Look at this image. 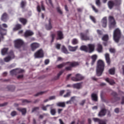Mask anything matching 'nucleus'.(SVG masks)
<instances>
[{
  "instance_id": "27",
  "label": "nucleus",
  "mask_w": 124,
  "mask_h": 124,
  "mask_svg": "<svg viewBox=\"0 0 124 124\" xmlns=\"http://www.w3.org/2000/svg\"><path fill=\"white\" fill-rule=\"evenodd\" d=\"M62 52L64 53V54H68V50L66 49V47L64 46H63L61 48Z\"/></svg>"
},
{
  "instance_id": "57",
  "label": "nucleus",
  "mask_w": 124,
  "mask_h": 124,
  "mask_svg": "<svg viewBox=\"0 0 124 124\" xmlns=\"http://www.w3.org/2000/svg\"><path fill=\"white\" fill-rule=\"evenodd\" d=\"M37 10L38 11V12H40V11H41V9H40V6L38 5L37 7Z\"/></svg>"
},
{
  "instance_id": "59",
  "label": "nucleus",
  "mask_w": 124,
  "mask_h": 124,
  "mask_svg": "<svg viewBox=\"0 0 124 124\" xmlns=\"http://www.w3.org/2000/svg\"><path fill=\"white\" fill-rule=\"evenodd\" d=\"M98 124H106V123H105V122L102 121V120H100Z\"/></svg>"
},
{
  "instance_id": "24",
  "label": "nucleus",
  "mask_w": 124,
  "mask_h": 124,
  "mask_svg": "<svg viewBox=\"0 0 124 124\" xmlns=\"http://www.w3.org/2000/svg\"><path fill=\"white\" fill-rule=\"evenodd\" d=\"M105 81L108 83L109 85H114L115 84V81L112 79H109L108 78H105Z\"/></svg>"
},
{
  "instance_id": "20",
  "label": "nucleus",
  "mask_w": 124,
  "mask_h": 124,
  "mask_svg": "<svg viewBox=\"0 0 124 124\" xmlns=\"http://www.w3.org/2000/svg\"><path fill=\"white\" fill-rule=\"evenodd\" d=\"M101 23L103 27L104 28H106V26L107 25V18H106V17H104L102 19Z\"/></svg>"
},
{
  "instance_id": "48",
  "label": "nucleus",
  "mask_w": 124,
  "mask_h": 124,
  "mask_svg": "<svg viewBox=\"0 0 124 124\" xmlns=\"http://www.w3.org/2000/svg\"><path fill=\"white\" fill-rule=\"evenodd\" d=\"M93 121H94V122L95 123H99V122H100V120L98 119V118H93Z\"/></svg>"
},
{
  "instance_id": "17",
  "label": "nucleus",
  "mask_w": 124,
  "mask_h": 124,
  "mask_svg": "<svg viewBox=\"0 0 124 124\" xmlns=\"http://www.w3.org/2000/svg\"><path fill=\"white\" fill-rule=\"evenodd\" d=\"M72 87L74 88V89H78V90H79L82 88V84L81 83H75L72 85Z\"/></svg>"
},
{
  "instance_id": "10",
  "label": "nucleus",
  "mask_w": 124,
  "mask_h": 124,
  "mask_svg": "<svg viewBox=\"0 0 124 124\" xmlns=\"http://www.w3.org/2000/svg\"><path fill=\"white\" fill-rule=\"evenodd\" d=\"M31 47L32 51H34V50H36L37 48L40 47V44L38 43H33L31 44Z\"/></svg>"
},
{
  "instance_id": "63",
  "label": "nucleus",
  "mask_w": 124,
  "mask_h": 124,
  "mask_svg": "<svg viewBox=\"0 0 124 124\" xmlns=\"http://www.w3.org/2000/svg\"><path fill=\"white\" fill-rule=\"evenodd\" d=\"M93 110H97V106H95L92 108Z\"/></svg>"
},
{
  "instance_id": "5",
  "label": "nucleus",
  "mask_w": 124,
  "mask_h": 124,
  "mask_svg": "<svg viewBox=\"0 0 124 124\" xmlns=\"http://www.w3.org/2000/svg\"><path fill=\"white\" fill-rule=\"evenodd\" d=\"M71 79L72 81L78 82V81H81V80H83V79H84V77L79 74H77L76 75V77H72Z\"/></svg>"
},
{
  "instance_id": "37",
  "label": "nucleus",
  "mask_w": 124,
  "mask_h": 124,
  "mask_svg": "<svg viewBox=\"0 0 124 124\" xmlns=\"http://www.w3.org/2000/svg\"><path fill=\"white\" fill-rule=\"evenodd\" d=\"M108 72L109 74H111V75H114V74H115V68L110 69Z\"/></svg>"
},
{
  "instance_id": "53",
  "label": "nucleus",
  "mask_w": 124,
  "mask_h": 124,
  "mask_svg": "<svg viewBox=\"0 0 124 124\" xmlns=\"http://www.w3.org/2000/svg\"><path fill=\"white\" fill-rule=\"evenodd\" d=\"M96 4L99 6L100 5V0H96Z\"/></svg>"
},
{
  "instance_id": "56",
  "label": "nucleus",
  "mask_w": 124,
  "mask_h": 124,
  "mask_svg": "<svg viewBox=\"0 0 124 124\" xmlns=\"http://www.w3.org/2000/svg\"><path fill=\"white\" fill-rule=\"evenodd\" d=\"M57 11L60 14H62V10H61V9L60 8H57Z\"/></svg>"
},
{
  "instance_id": "47",
  "label": "nucleus",
  "mask_w": 124,
  "mask_h": 124,
  "mask_svg": "<svg viewBox=\"0 0 124 124\" xmlns=\"http://www.w3.org/2000/svg\"><path fill=\"white\" fill-rule=\"evenodd\" d=\"M109 52L110 53H116V49H115V48H111L109 49Z\"/></svg>"
},
{
  "instance_id": "46",
  "label": "nucleus",
  "mask_w": 124,
  "mask_h": 124,
  "mask_svg": "<svg viewBox=\"0 0 124 124\" xmlns=\"http://www.w3.org/2000/svg\"><path fill=\"white\" fill-rule=\"evenodd\" d=\"M55 47H56V49H58V50H60V49L61 48V44H56L55 45Z\"/></svg>"
},
{
  "instance_id": "55",
  "label": "nucleus",
  "mask_w": 124,
  "mask_h": 124,
  "mask_svg": "<svg viewBox=\"0 0 124 124\" xmlns=\"http://www.w3.org/2000/svg\"><path fill=\"white\" fill-rule=\"evenodd\" d=\"M51 37L52 38V42H53V40H54V39L56 37V34H51Z\"/></svg>"
},
{
  "instance_id": "44",
  "label": "nucleus",
  "mask_w": 124,
  "mask_h": 124,
  "mask_svg": "<svg viewBox=\"0 0 124 124\" xmlns=\"http://www.w3.org/2000/svg\"><path fill=\"white\" fill-rule=\"evenodd\" d=\"M46 93V92L45 91L39 92L36 94V96H38V95H41L42 94H44V93Z\"/></svg>"
},
{
  "instance_id": "22",
  "label": "nucleus",
  "mask_w": 124,
  "mask_h": 124,
  "mask_svg": "<svg viewBox=\"0 0 124 124\" xmlns=\"http://www.w3.org/2000/svg\"><path fill=\"white\" fill-rule=\"evenodd\" d=\"M91 59L92 60V65L93 64L94 62H95V61H96V59H97V55L94 54L91 56Z\"/></svg>"
},
{
  "instance_id": "35",
  "label": "nucleus",
  "mask_w": 124,
  "mask_h": 124,
  "mask_svg": "<svg viewBox=\"0 0 124 124\" xmlns=\"http://www.w3.org/2000/svg\"><path fill=\"white\" fill-rule=\"evenodd\" d=\"M97 50L99 53H101L102 52V46L98 44Z\"/></svg>"
},
{
  "instance_id": "61",
  "label": "nucleus",
  "mask_w": 124,
  "mask_h": 124,
  "mask_svg": "<svg viewBox=\"0 0 124 124\" xmlns=\"http://www.w3.org/2000/svg\"><path fill=\"white\" fill-rule=\"evenodd\" d=\"M123 74H124V62L122 63Z\"/></svg>"
},
{
  "instance_id": "8",
  "label": "nucleus",
  "mask_w": 124,
  "mask_h": 124,
  "mask_svg": "<svg viewBox=\"0 0 124 124\" xmlns=\"http://www.w3.org/2000/svg\"><path fill=\"white\" fill-rule=\"evenodd\" d=\"M14 58V54L13 52H12L10 53L9 56L4 58V61L5 62H10Z\"/></svg>"
},
{
  "instance_id": "15",
  "label": "nucleus",
  "mask_w": 124,
  "mask_h": 124,
  "mask_svg": "<svg viewBox=\"0 0 124 124\" xmlns=\"http://www.w3.org/2000/svg\"><path fill=\"white\" fill-rule=\"evenodd\" d=\"M77 99H78L77 97H72L69 101L66 102V104H72V103H73V102L77 101Z\"/></svg>"
},
{
  "instance_id": "42",
  "label": "nucleus",
  "mask_w": 124,
  "mask_h": 124,
  "mask_svg": "<svg viewBox=\"0 0 124 124\" xmlns=\"http://www.w3.org/2000/svg\"><path fill=\"white\" fill-rule=\"evenodd\" d=\"M113 2H114V4H115V5H118L121 3V0H114L113 1Z\"/></svg>"
},
{
  "instance_id": "60",
  "label": "nucleus",
  "mask_w": 124,
  "mask_h": 124,
  "mask_svg": "<svg viewBox=\"0 0 124 124\" xmlns=\"http://www.w3.org/2000/svg\"><path fill=\"white\" fill-rule=\"evenodd\" d=\"M49 62H50V61H49V60H48V59H46L45 61V64H48V63H49Z\"/></svg>"
},
{
  "instance_id": "36",
  "label": "nucleus",
  "mask_w": 124,
  "mask_h": 124,
  "mask_svg": "<svg viewBox=\"0 0 124 124\" xmlns=\"http://www.w3.org/2000/svg\"><path fill=\"white\" fill-rule=\"evenodd\" d=\"M57 106L60 107H65V103L64 102H59L57 104Z\"/></svg>"
},
{
  "instance_id": "14",
  "label": "nucleus",
  "mask_w": 124,
  "mask_h": 124,
  "mask_svg": "<svg viewBox=\"0 0 124 124\" xmlns=\"http://www.w3.org/2000/svg\"><path fill=\"white\" fill-rule=\"evenodd\" d=\"M34 34V33L31 31V30H27L25 31L24 36L25 37H28L29 36H31V35H33Z\"/></svg>"
},
{
  "instance_id": "11",
  "label": "nucleus",
  "mask_w": 124,
  "mask_h": 124,
  "mask_svg": "<svg viewBox=\"0 0 124 124\" xmlns=\"http://www.w3.org/2000/svg\"><path fill=\"white\" fill-rule=\"evenodd\" d=\"M53 28L51 23V19L49 18L46 20V29L47 31H50Z\"/></svg>"
},
{
  "instance_id": "45",
  "label": "nucleus",
  "mask_w": 124,
  "mask_h": 124,
  "mask_svg": "<svg viewBox=\"0 0 124 124\" xmlns=\"http://www.w3.org/2000/svg\"><path fill=\"white\" fill-rule=\"evenodd\" d=\"M26 1H21V7H24V6H25V5H26Z\"/></svg>"
},
{
  "instance_id": "39",
  "label": "nucleus",
  "mask_w": 124,
  "mask_h": 124,
  "mask_svg": "<svg viewBox=\"0 0 124 124\" xmlns=\"http://www.w3.org/2000/svg\"><path fill=\"white\" fill-rule=\"evenodd\" d=\"M62 74V72L61 71L60 72H59V73L57 75V76L56 77H55L53 78V80H58V79H59V78H60V77Z\"/></svg>"
},
{
  "instance_id": "38",
  "label": "nucleus",
  "mask_w": 124,
  "mask_h": 124,
  "mask_svg": "<svg viewBox=\"0 0 124 124\" xmlns=\"http://www.w3.org/2000/svg\"><path fill=\"white\" fill-rule=\"evenodd\" d=\"M72 44L73 45H76V44H78V39L76 38H74L72 40Z\"/></svg>"
},
{
  "instance_id": "32",
  "label": "nucleus",
  "mask_w": 124,
  "mask_h": 124,
  "mask_svg": "<svg viewBox=\"0 0 124 124\" xmlns=\"http://www.w3.org/2000/svg\"><path fill=\"white\" fill-rule=\"evenodd\" d=\"M19 20L23 24V25H26L27 24V19L23 18H20L19 19Z\"/></svg>"
},
{
  "instance_id": "30",
  "label": "nucleus",
  "mask_w": 124,
  "mask_h": 124,
  "mask_svg": "<svg viewBox=\"0 0 124 124\" xmlns=\"http://www.w3.org/2000/svg\"><path fill=\"white\" fill-rule=\"evenodd\" d=\"M22 28V25L20 24H17L16 27L13 28V31H18V30H20Z\"/></svg>"
},
{
  "instance_id": "23",
  "label": "nucleus",
  "mask_w": 124,
  "mask_h": 124,
  "mask_svg": "<svg viewBox=\"0 0 124 124\" xmlns=\"http://www.w3.org/2000/svg\"><path fill=\"white\" fill-rule=\"evenodd\" d=\"M106 114V110L103 109H102L99 113L98 116L99 117H102V116H105Z\"/></svg>"
},
{
  "instance_id": "52",
  "label": "nucleus",
  "mask_w": 124,
  "mask_h": 124,
  "mask_svg": "<svg viewBox=\"0 0 124 124\" xmlns=\"http://www.w3.org/2000/svg\"><path fill=\"white\" fill-rule=\"evenodd\" d=\"M48 98H49V100H53L56 99V96H51L49 97Z\"/></svg>"
},
{
  "instance_id": "9",
  "label": "nucleus",
  "mask_w": 124,
  "mask_h": 124,
  "mask_svg": "<svg viewBox=\"0 0 124 124\" xmlns=\"http://www.w3.org/2000/svg\"><path fill=\"white\" fill-rule=\"evenodd\" d=\"M87 52L88 53H93L94 51V45L90 44L87 46Z\"/></svg>"
},
{
  "instance_id": "12",
  "label": "nucleus",
  "mask_w": 124,
  "mask_h": 124,
  "mask_svg": "<svg viewBox=\"0 0 124 124\" xmlns=\"http://www.w3.org/2000/svg\"><path fill=\"white\" fill-rule=\"evenodd\" d=\"M22 72H24L23 70L21 69H16L11 71L10 74H11V75H14L17 74V73H22Z\"/></svg>"
},
{
  "instance_id": "31",
  "label": "nucleus",
  "mask_w": 124,
  "mask_h": 124,
  "mask_svg": "<svg viewBox=\"0 0 124 124\" xmlns=\"http://www.w3.org/2000/svg\"><path fill=\"white\" fill-rule=\"evenodd\" d=\"M81 51H84V52H88V47L86 46H82L80 48Z\"/></svg>"
},
{
  "instance_id": "49",
  "label": "nucleus",
  "mask_w": 124,
  "mask_h": 124,
  "mask_svg": "<svg viewBox=\"0 0 124 124\" xmlns=\"http://www.w3.org/2000/svg\"><path fill=\"white\" fill-rule=\"evenodd\" d=\"M11 116H12V117H14V116H16V115H17V112H16V111H14L13 112H12V113H11Z\"/></svg>"
},
{
  "instance_id": "34",
  "label": "nucleus",
  "mask_w": 124,
  "mask_h": 124,
  "mask_svg": "<svg viewBox=\"0 0 124 124\" xmlns=\"http://www.w3.org/2000/svg\"><path fill=\"white\" fill-rule=\"evenodd\" d=\"M53 105H47L46 107L45 106L43 107L42 109L44 111H46V110H47V107H50V108H53Z\"/></svg>"
},
{
  "instance_id": "19",
  "label": "nucleus",
  "mask_w": 124,
  "mask_h": 124,
  "mask_svg": "<svg viewBox=\"0 0 124 124\" xmlns=\"http://www.w3.org/2000/svg\"><path fill=\"white\" fill-rule=\"evenodd\" d=\"M108 5L110 9H112L114 5H116L114 1H109L108 3Z\"/></svg>"
},
{
  "instance_id": "16",
  "label": "nucleus",
  "mask_w": 124,
  "mask_h": 124,
  "mask_svg": "<svg viewBox=\"0 0 124 124\" xmlns=\"http://www.w3.org/2000/svg\"><path fill=\"white\" fill-rule=\"evenodd\" d=\"M80 38L81 40H90V37L85 35L83 33H80Z\"/></svg>"
},
{
  "instance_id": "28",
  "label": "nucleus",
  "mask_w": 124,
  "mask_h": 124,
  "mask_svg": "<svg viewBox=\"0 0 124 124\" xmlns=\"http://www.w3.org/2000/svg\"><path fill=\"white\" fill-rule=\"evenodd\" d=\"M92 99L93 101H96L97 100V94L93 93L92 94Z\"/></svg>"
},
{
  "instance_id": "54",
  "label": "nucleus",
  "mask_w": 124,
  "mask_h": 124,
  "mask_svg": "<svg viewBox=\"0 0 124 124\" xmlns=\"http://www.w3.org/2000/svg\"><path fill=\"white\" fill-rule=\"evenodd\" d=\"M90 19L93 22V23H95V19L93 16H90Z\"/></svg>"
},
{
  "instance_id": "58",
  "label": "nucleus",
  "mask_w": 124,
  "mask_h": 124,
  "mask_svg": "<svg viewBox=\"0 0 124 124\" xmlns=\"http://www.w3.org/2000/svg\"><path fill=\"white\" fill-rule=\"evenodd\" d=\"M85 102H86V100H83L81 101V102L80 103V105H84V104H85Z\"/></svg>"
},
{
  "instance_id": "6",
  "label": "nucleus",
  "mask_w": 124,
  "mask_h": 124,
  "mask_svg": "<svg viewBox=\"0 0 124 124\" xmlns=\"http://www.w3.org/2000/svg\"><path fill=\"white\" fill-rule=\"evenodd\" d=\"M24 44V41L21 39H18L15 41V46L16 48H20Z\"/></svg>"
},
{
  "instance_id": "62",
  "label": "nucleus",
  "mask_w": 124,
  "mask_h": 124,
  "mask_svg": "<svg viewBox=\"0 0 124 124\" xmlns=\"http://www.w3.org/2000/svg\"><path fill=\"white\" fill-rule=\"evenodd\" d=\"M64 93V90H62L60 93V95H62V94Z\"/></svg>"
},
{
  "instance_id": "2",
  "label": "nucleus",
  "mask_w": 124,
  "mask_h": 124,
  "mask_svg": "<svg viewBox=\"0 0 124 124\" xmlns=\"http://www.w3.org/2000/svg\"><path fill=\"white\" fill-rule=\"evenodd\" d=\"M70 65L69 67H67L66 68V69L67 70H70L71 69V67H74V66H77V65H79V63L78 62H67V63H63L62 64H60L58 65V67L59 68H62L63 66H64V65Z\"/></svg>"
},
{
  "instance_id": "33",
  "label": "nucleus",
  "mask_w": 124,
  "mask_h": 124,
  "mask_svg": "<svg viewBox=\"0 0 124 124\" xmlns=\"http://www.w3.org/2000/svg\"><path fill=\"white\" fill-rule=\"evenodd\" d=\"M7 14L6 13H4L1 16V20L2 21H6V19H7Z\"/></svg>"
},
{
  "instance_id": "7",
  "label": "nucleus",
  "mask_w": 124,
  "mask_h": 124,
  "mask_svg": "<svg viewBox=\"0 0 124 124\" xmlns=\"http://www.w3.org/2000/svg\"><path fill=\"white\" fill-rule=\"evenodd\" d=\"M109 29H112V28H115V25H116V22H115V19L113 16L109 17Z\"/></svg>"
},
{
  "instance_id": "3",
  "label": "nucleus",
  "mask_w": 124,
  "mask_h": 124,
  "mask_svg": "<svg viewBox=\"0 0 124 124\" xmlns=\"http://www.w3.org/2000/svg\"><path fill=\"white\" fill-rule=\"evenodd\" d=\"M121 37V30L116 29L113 32V39L115 42H119Z\"/></svg>"
},
{
  "instance_id": "51",
  "label": "nucleus",
  "mask_w": 124,
  "mask_h": 124,
  "mask_svg": "<svg viewBox=\"0 0 124 124\" xmlns=\"http://www.w3.org/2000/svg\"><path fill=\"white\" fill-rule=\"evenodd\" d=\"M92 8L93 11H94V12H98V10H97V9L95 8V7L94 6L92 5Z\"/></svg>"
},
{
  "instance_id": "13",
  "label": "nucleus",
  "mask_w": 124,
  "mask_h": 124,
  "mask_svg": "<svg viewBox=\"0 0 124 124\" xmlns=\"http://www.w3.org/2000/svg\"><path fill=\"white\" fill-rule=\"evenodd\" d=\"M56 39L57 40H62V39H63V34L62 31H57V37Z\"/></svg>"
},
{
  "instance_id": "21",
  "label": "nucleus",
  "mask_w": 124,
  "mask_h": 124,
  "mask_svg": "<svg viewBox=\"0 0 124 124\" xmlns=\"http://www.w3.org/2000/svg\"><path fill=\"white\" fill-rule=\"evenodd\" d=\"M105 59H106V61L107 62V63H108V64H109L111 62V61H110V57L109 56V54H106L105 55Z\"/></svg>"
},
{
  "instance_id": "50",
  "label": "nucleus",
  "mask_w": 124,
  "mask_h": 124,
  "mask_svg": "<svg viewBox=\"0 0 124 124\" xmlns=\"http://www.w3.org/2000/svg\"><path fill=\"white\" fill-rule=\"evenodd\" d=\"M46 3L49 4V5H52V1L51 0H46Z\"/></svg>"
},
{
  "instance_id": "25",
  "label": "nucleus",
  "mask_w": 124,
  "mask_h": 124,
  "mask_svg": "<svg viewBox=\"0 0 124 124\" xmlns=\"http://www.w3.org/2000/svg\"><path fill=\"white\" fill-rule=\"evenodd\" d=\"M8 51V48H3L1 51V55L2 56H4L6 55L7 54Z\"/></svg>"
},
{
  "instance_id": "64",
  "label": "nucleus",
  "mask_w": 124,
  "mask_h": 124,
  "mask_svg": "<svg viewBox=\"0 0 124 124\" xmlns=\"http://www.w3.org/2000/svg\"><path fill=\"white\" fill-rule=\"evenodd\" d=\"M122 104H124V97H123L122 98V102H121Z\"/></svg>"
},
{
  "instance_id": "43",
  "label": "nucleus",
  "mask_w": 124,
  "mask_h": 124,
  "mask_svg": "<svg viewBox=\"0 0 124 124\" xmlns=\"http://www.w3.org/2000/svg\"><path fill=\"white\" fill-rule=\"evenodd\" d=\"M69 96H70V91L67 93L66 94L63 95V97H65V98L69 97Z\"/></svg>"
},
{
  "instance_id": "29",
  "label": "nucleus",
  "mask_w": 124,
  "mask_h": 124,
  "mask_svg": "<svg viewBox=\"0 0 124 124\" xmlns=\"http://www.w3.org/2000/svg\"><path fill=\"white\" fill-rule=\"evenodd\" d=\"M0 35H5L6 34V30H3L0 28Z\"/></svg>"
},
{
  "instance_id": "1",
  "label": "nucleus",
  "mask_w": 124,
  "mask_h": 124,
  "mask_svg": "<svg viewBox=\"0 0 124 124\" xmlns=\"http://www.w3.org/2000/svg\"><path fill=\"white\" fill-rule=\"evenodd\" d=\"M104 62L102 60H98L97 62L96 68V75L97 76H101L103 71H104Z\"/></svg>"
},
{
  "instance_id": "4",
  "label": "nucleus",
  "mask_w": 124,
  "mask_h": 124,
  "mask_svg": "<svg viewBox=\"0 0 124 124\" xmlns=\"http://www.w3.org/2000/svg\"><path fill=\"white\" fill-rule=\"evenodd\" d=\"M34 57L35 59L43 58V57H44V52L43 50L42 49H39L34 53Z\"/></svg>"
},
{
  "instance_id": "26",
  "label": "nucleus",
  "mask_w": 124,
  "mask_h": 124,
  "mask_svg": "<svg viewBox=\"0 0 124 124\" xmlns=\"http://www.w3.org/2000/svg\"><path fill=\"white\" fill-rule=\"evenodd\" d=\"M17 110L18 111L21 112L22 115H25V114L27 113V109H26V108H18Z\"/></svg>"
},
{
  "instance_id": "18",
  "label": "nucleus",
  "mask_w": 124,
  "mask_h": 124,
  "mask_svg": "<svg viewBox=\"0 0 124 124\" xmlns=\"http://www.w3.org/2000/svg\"><path fill=\"white\" fill-rule=\"evenodd\" d=\"M69 51H70V52H75L77 49H78V46H68Z\"/></svg>"
},
{
  "instance_id": "41",
  "label": "nucleus",
  "mask_w": 124,
  "mask_h": 124,
  "mask_svg": "<svg viewBox=\"0 0 124 124\" xmlns=\"http://www.w3.org/2000/svg\"><path fill=\"white\" fill-rule=\"evenodd\" d=\"M50 114L52 115V116H54L56 114V109H50Z\"/></svg>"
},
{
  "instance_id": "40",
  "label": "nucleus",
  "mask_w": 124,
  "mask_h": 124,
  "mask_svg": "<svg viewBox=\"0 0 124 124\" xmlns=\"http://www.w3.org/2000/svg\"><path fill=\"white\" fill-rule=\"evenodd\" d=\"M108 39H109L108 35H105L102 38V40H103V41H107V40H108Z\"/></svg>"
}]
</instances>
